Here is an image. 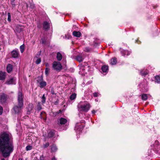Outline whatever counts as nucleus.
Here are the masks:
<instances>
[{
	"label": "nucleus",
	"mask_w": 160,
	"mask_h": 160,
	"mask_svg": "<svg viewBox=\"0 0 160 160\" xmlns=\"http://www.w3.org/2000/svg\"><path fill=\"white\" fill-rule=\"evenodd\" d=\"M72 34L74 36L77 38H79L82 36V34L80 32L75 30L73 32Z\"/></svg>",
	"instance_id": "obj_11"
},
{
	"label": "nucleus",
	"mask_w": 160,
	"mask_h": 160,
	"mask_svg": "<svg viewBox=\"0 0 160 160\" xmlns=\"http://www.w3.org/2000/svg\"><path fill=\"white\" fill-rule=\"evenodd\" d=\"M45 114V112L44 111H42L41 112V113L40 115V118L41 119H43L44 121L45 122L46 120V117H45V118L43 117V116H42V115L43 114Z\"/></svg>",
	"instance_id": "obj_24"
},
{
	"label": "nucleus",
	"mask_w": 160,
	"mask_h": 160,
	"mask_svg": "<svg viewBox=\"0 0 160 160\" xmlns=\"http://www.w3.org/2000/svg\"><path fill=\"white\" fill-rule=\"evenodd\" d=\"M1 160H5L4 158H2L1 159Z\"/></svg>",
	"instance_id": "obj_54"
},
{
	"label": "nucleus",
	"mask_w": 160,
	"mask_h": 160,
	"mask_svg": "<svg viewBox=\"0 0 160 160\" xmlns=\"http://www.w3.org/2000/svg\"><path fill=\"white\" fill-rule=\"evenodd\" d=\"M30 7L31 8H32V9L34 8L35 7L34 5L33 4H32V3H30Z\"/></svg>",
	"instance_id": "obj_45"
},
{
	"label": "nucleus",
	"mask_w": 160,
	"mask_h": 160,
	"mask_svg": "<svg viewBox=\"0 0 160 160\" xmlns=\"http://www.w3.org/2000/svg\"><path fill=\"white\" fill-rule=\"evenodd\" d=\"M46 98L45 97V94H43L42 98V104H44L46 102Z\"/></svg>",
	"instance_id": "obj_27"
},
{
	"label": "nucleus",
	"mask_w": 160,
	"mask_h": 160,
	"mask_svg": "<svg viewBox=\"0 0 160 160\" xmlns=\"http://www.w3.org/2000/svg\"><path fill=\"white\" fill-rule=\"evenodd\" d=\"M49 69L48 68H46L45 69V73L46 75H48L49 74Z\"/></svg>",
	"instance_id": "obj_33"
},
{
	"label": "nucleus",
	"mask_w": 160,
	"mask_h": 160,
	"mask_svg": "<svg viewBox=\"0 0 160 160\" xmlns=\"http://www.w3.org/2000/svg\"><path fill=\"white\" fill-rule=\"evenodd\" d=\"M155 79L157 82L159 83L160 82V76L158 75L156 76L155 77Z\"/></svg>",
	"instance_id": "obj_30"
},
{
	"label": "nucleus",
	"mask_w": 160,
	"mask_h": 160,
	"mask_svg": "<svg viewBox=\"0 0 160 160\" xmlns=\"http://www.w3.org/2000/svg\"><path fill=\"white\" fill-rule=\"evenodd\" d=\"M27 108V112L28 114H30L31 113L32 110L33 108V106L32 103L29 104Z\"/></svg>",
	"instance_id": "obj_10"
},
{
	"label": "nucleus",
	"mask_w": 160,
	"mask_h": 160,
	"mask_svg": "<svg viewBox=\"0 0 160 160\" xmlns=\"http://www.w3.org/2000/svg\"><path fill=\"white\" fill-rule=\"evenodd\" d=\"M11 56L12 58H18L19 56V52L16 50H13L11 52Z\"/></svg>",
	"instance_id": "obj_7"
},
{
	"label": "nucleus",
	"mask_w": 160,
	"mask_h": 160,
	"mask_svg": "<svg viewBox=\"0 0 160 160\" xmlns=\"http://www.w3.org/2000/svg\"><path fill=\"white\" fill-rule=\"evenodd\" d=\"M42 27V24L41 23L39 22L37 23V27L38 28H41Z\"/></svg>",
	"instance_id": "obj_37"
},
{
	"label": "nucleus",
	"mask_w": 160,
	"mask_h": 160,
	"mask_svg": "<svg viewBox=\"0 0 160 160\" xmlns=\"http://www.w3.org/2000/svg\"><path fill=\"white\" fill-rule=\"evenodd\" d=\"M14 78H12L7 80L5 83L8 84H14Z\"/></svg>",
	"instance_id": "obj_15"
},
{
	"label": "nucleus",
	"mask_w": 160,
	"mask_h": 160,
	"mask_svg": "<svg viewBox=\"0 0 160 160\" xmlns=\"http://www.w3.org/2000/svg\"><path fill=\"white\" fill-rule=\"evenodd\" d=\"M43 80V77L42 75L41 76H38L37 78V82L38 83H39L40 82H41Z\"/></svg>",
	"instance_id": "obj_22"
},
{
	"label": "nucleus",
	"mask_w": 160,
	"mask_h": 160,
	"mask_svg": "<svg viewBox=\"0 0 160 160\" xmlns=\"http://www.w3.org/2000/svg\"><path fill=\"white\" fill-rule=\"evenodd\" d=\"M42 44H45L46 42V40L44 38H41L40 40Z\"/></svg>",
	"instance_id": "obj_44"
},
{
	"label": "nucleus",
	"mask_w": 160,
	"mask_h": 160,
	"mask_svg": "<svg viewBox=\"0 0 160 160\" xmlns=\"http://www.w3.org/2000/svg\"><path fill=\"white\" fill-rule=\"evenodd\" d=\"M39 83L40 85L39 87L41 88H42L47 85V82L43 80L40 82Z\"/></svg>",
	"instance_id": "obj_17"
},
{
	"label": "nucleus",
	"mask_w": 160,
	"mask_h": 160,
	"mask_svg": "<svg viewBox=\"0 0 160 160\" xmlns=\"http://www.w3.org/2000/svg\"><path fill=\"white\" fill-rule=\"evenodd\" d=\"M52 115L54 117H56L57 115L59 114L58 112H52Z\"/></svg>",
	"instance_id": "obj_43"
},
{
	"label": "nucleus",
	"mask_w": 160,
	"mask_h": 160,
	"mask_svg": "<svg viewBox=\"0 0 160 160\" xmlns=\"http://www.w3.org/2000/svg\"><path fill=\"white\" fill-rule=\"evenodd\" d=\"M140 73L142 76H145L148 74V73L145 71L142 70L140 71Z\"/></svg>",
	"instance_id": "obj_28"
},
{
	"label": "nucleus",
	"mask_w": 160,
	"mask_h": 160,
	"mask_svg": "<svg viewBox=\"0 0 160 160\" xmlns=\"http://www.w3.org/2000/svg\"><path fill=\"white\" fill-rule=\"evenodd\" d=\"M14 149L10 135L6 132L0 133V152L3 158L9 157Z\"/></svg>",
	"instance_id": "obj_1"
},
{
	"label": "nucleus",
	"mask_w": 160,
	"mask_h": 160,
	"mask_svg": "<svg viewBox=\"0 0 160 160\" xmlns=\"http://www.w3.org/2000/svg\"><path fill=\"white\" fill-rule=\"evenodd\" d=\"M40 160H44V157L43 155H42L40 157Z\"/></svg>",
	"instance_id": "obj_48"
},
{
	"label": "nucleus",
	"mask_w": 160,
	"mask_h": 160,
	"mask_svg": "<svg viewBox=\"0 0 160 160\" xmlns=\"http://www.w3.org/2000/svg\"><path fill=\"white\" fill-rule=\"evenodd\" d=\"M85 50L87 52H89V49L88 48H85Z\"/></svg>",
	"instance_id": "obj_47"
},
{
	"label": "nucleus",
	"mask_w": 160,
	"mask_h": 160,
	"mask_svg": "<svg viewBox=\"0 0 160 160\" xmlns=\"http://www.w3.org/2000/svg\"><path fill=\"white\" fill-rule=\"evenodd\" d=\"M84 64H85V65H83L82 66V67H83V68L85 67V65L86 66L87 65V63L86 62H84Z\"/></svg>",
	"instance_id": "obj_49"
},
{
	"label": "nucleus",
	"mask_w": 160,
	"mask_h": 160,
	"mask_svg": "<svg viewBox=\"0 0 160 160\" xmlns=\"http://www.w3.org/2000/svg\"><path fill=\"white\" fill-rule=\"evenodd\" d=\"M48 66V63H47L46 64V66Z\"/></svg>",
	"instance_id": "obj_56"
},
{
	"label": "nucleus",
	"mask_w": 160,
	"mask_h": 160,
	"mask_svg": "<svg viewBox=\"0 0 160 160\" xmlns=\"http://www.w3.org/2000/svg\"><path fill=\"white\" fill-rule=\"evenodd\" d=\"M142 98L143 100H146L148 98L147 94L143 93L142 94Z\"/></svg>",
	"instance_id": "obj_25"
},
{
	"label": "nucleus",
	"mask_w": 160,
	"mask_h": 160,
	"mask_svg": "<svg viewBox=\"0 0 160 160\" xmlns=\"http://www.w3.org/2000/svg\"><path fill=\"white\" fill-rule=\"evenodd\" d=\"M76 94L75 93H73L70 97V99L71 100H72L74 99L76 97Z\"/></svg>",
	"instance_id": "obj_23"
},
{
	"label": "nucleus",
	"mask_w": 160,
	"mask_h": 160,
	"mask_svg": "<svg viewBox=\"0 0 160 160\" xmlns=\"http://www.w3.org/2000/svg\"><path fill=\"white\" fill-rule=\"evenodd\" d=\"M90 105L89 103H86L83 105H79L78 106V108L80 111L87 112L89 110Z\"/></svg>",
	"instance_id": "obj_3"
},
{
	"label": "nucleus",
	"mask_w": 160,
	"mask_h": 160,
	"mask_svg": "<svg viewBox=\"0 0 160 160\" xmlns=\"http://www.w3.org/2000/svg\"><path fill=\"white\" fill-rule=\"evenodd\" d=\"M155 142V143H156V144L157 145H159V142L158 141H156Z\"/></svg>",
	"instance_id": "obj_51"
},
{
	"label": "nucleus",
	"mask_w": 160,
	"mask_h": 160,
	"mask_svg": "<svg viewBox=\"0 0 160 160\" xmlns=\"http://www.w3.org/2000/svg\"><path fill=\"white\" fill-rule=\"evenodd\" d=\"M11 4L12 5V7L14 8L16 5V2L15 0L11 1Z\"/></svg>",
	"instance_id": "obj_26"
},
{
	"label": "nucleus",
	"mask_w": 160,
	"mask_h": 160,
	"mask_svg": "<svg viewBox=\"0 0 160 160\" xmlns=\"http://www.w3.org/2000/svg\"><path fill=\"white\" fill-rule=\"evenodd\" d=\"M67 122V120L64 118H61L57 120V123L58 125L60 126L65 124Z\"/></svg>",
	"instance_id": "obj_6"
},
{
	"label": "nucleus",
	"mask_w": 160,
	"mask_h": 160,
	"mask_svg": "<svg viewBox=\"0 0 160 160\" xmlns=\"http://www.w3.org/2000/svg\"><path fill=\"white\" fill-rule=\"evenodd\" d=\"M51 150L53 152H56L58 150V148L55 144H52L51 146Z\"/></svg>",
	"instance_id": "obj_21"
},
{
	"label": "nucleus",
	"mask_w": 160,
	"mask_h": 160,
	"mask_svg": "<svg viewBox=\"0 0 160 160\" xmlns=\"http://www.w3.org/2000/svg\"><path fill=\"white\" fill-rule=\"evenodd\" d=\"M42 109V107L40 105L39 103L38 105V107L37 108V110L38 111H39Z\"/></svg>",
	"instance_id": "obj_39"
},
{
	"label": "nucleus",
	"mask_w": 160,
	"mask_h": 160,
	"mask_svg": "<svg viewBox=\"0 0 160 160\" xmlns=\"http://www.w3.org/2000/svg\"><path fill=\"white\" fill-rule=\"evenodd\" d=\"M41 61V58H38L36 62V63L37 64H38L39 63H40Z\"/></svg>",
	"instance_id": "obj_36"
},
{
	"label": "nucleus",
	"mask_w": 160,
	"mask_h": 160,
	"mask_svg": "<svg viewBox=\"0 0 160 160\" xmlns=\"http://www.w3.org/2000/svg\"><path fill=\"white\" fill-rule=\"evenodd\" d=\"M6 76V73L2 71H0V80H3L5 79Z\"/></svg>",
	"instance_id": "obj_12"
},
{
	"label": "nucleus",
	"mask_w": 160,
	"mask_h": 160,
	"mask_svg": "<svg viewBox=\"0 0 160 160\" xmlns=\"http://www.w3.org/2000/svg\"><path fill=\"white\" fill-rule=\"evenodd\" d=\"M96 112V111L95 110H93L92 111V113L93 114H94Z\"/></svg>",
	"instance_id": "obj_52"
},
{
	"label": "nucleus",
	"mask_w": 160,
	"mask_h": 160,
	"mask_svg": "<svg viewBox=\"0 0 160 160\" xmlns=\"http://www.w3.org/2000/svg\"><path fill=\"white\" fill-rule=\"evenodd\" d=\"M20 48L21 52L22 53L23 52L24 49V44H23L22 45H21L20 47Z\"/></svg>",
	"instance_id": "obj_31"
},
{
	"label": "nucleus",
	"mask_w": 160,
	"mask_h": 160,
	"mask_svg": "<svg viewBox=\"0 0 160 160\" xmlns=\"http://www.w3.org/2000/svg\"><path fill=\"white\" fill-rule=\"evenodd\" d=\"M99 93L98 92H94L93 93V96L95 97H98V96Z\"/></svg>",
	"instance_id": "obj_41"
},
{
	"label": "nucleus",
	"mask_w": 160,
	"mask_h": 160,
	"mask_svg": "<svg viewBox=\"0 0 160 160\" xmlns=\"http://www.w3.org/2000/svg\"><path fill=\"white\" fill-rule=\"evenodd\" d=\"M32 148V147L30 145H28L26 147V150L27 151L30 150Z\"/></svg>",
	"instance_id": "obj_34"
},
{
	"label": "nucleus",
	"mask_w": 160,
	"mask_h": 160,
	"mask_svg": "<svg viewBox=\"0 0 160 160\" xmlns=\"http://www.w3.org/2000/svg\"><path fill=\"white\" fill-rule=\"evenodd\" d=\"M101 69L103 72H106L108 69V66L104 65L102 66Z\"/></svg>",
	"instance_id": "obj_16"
},
{
	"label": "nucleus",
	"mask_w": 160,
	"mask_h": 160,
	"mask_svg": "<svg viewBox=\"0 0 160 160\" xmlns=\"http://www.w3.org/2000/svg\"><path fill=\"white\" fill-rule=\"evenodd\" d=\"M57 100L56 101L53 102V103L56 105H57L58 104L59 100L58 98H57Z\"/></svg>",
	"instance_id": "obj_42"
},
{
	"label": "nucleus",
	"mask_w": 160,
	"mask_h": 160,
	"mask_svg": "<svg viewBox=\"0 0 160 160\" xmlns=\"http://www.w3.org/2000/svg\"><path fill=\"white\" fill-rule=\"evenodd\" d=\"M43 28L45 31H48L50 28L49 23L46 21H44L42 24Z\"/></svg>",
	"instance_id": "obj_8"
},
{
	"label": "nucleus",
	"mask_w": 160,
	"mask_h": 160,
	"mask_svg": "<svg viewBox=\"0 0 160 160\" xmlns=\"http://www.w3.org/2000/svg\"><path fill=\"white\" fill-rule=\"evenodd\" d=\"M52 67L55 70L59 71H60L62 68L60 62H53Z\"/></svg>",
	"instance_id": "obj_5"
},
{
	"label": "nucleus",
	"mask_w": 160,
	"mask_h": 160,
	"mask_svg": "<svg viewBox=\"0 0 160 160\" xmlns=\"http://www.w3.org/2000/svg\"><path fill=\"white\" fill-rule=\"evenodd\" d=\"M8 20L9 22H11V14L9 12H8Z\"/></svg>",
	"instance_id": "obj_35"
},
{
	"label": "nucleus",
	"mask_w": 160,
	"mask_h": 160,
	"mask_svg": "<svg viewBox=\"0 0 160 160\" xmlns=\"http://www.w3.org/2000/svg\"><path fill=\"white\" fill-rule=\"evenodd\" d=\"M65 38L68 39H70L72 38V36L69 34H67L65 35Z\"/></svg>",
	"instance_id": "obj_40"
},
{
	"label": "nucleus",
	"mask_w": 160,
	"mask_h": 160,
	"mask_svg": "<svg viewBox=\"0 0 160 160\" xmlns=\"http://www.w3.org/2000/svg\"><path fill=\"white\" fill-rule=\"evenodd\" d=\"M117 62L116 58L114 57L111 59L110 64L112 65H115Z\"/></svg>",
	"instance_id": "obj_19"
},
{
	"label": "nucleus",
	"mask_w": 160,
	"mask_h": 160,
	"mask_svg": "<svg viewBox=\"0 0 160 160\" xmlns=\"http://www.w3.org/2000/svg\"><path fill=\"white\" fill-rule=\"evenodd\" d=\"M12 65L10 64H8L7 66V71L8 73L10 72L12 70Z\"/></svg>",
	"instance_id": "obj_13"
},
{
	"label": "nucleus",
	"mask_w": 160,
	"mask_h": 160,
	"mask_svg": "<svg viewBox=\"0 0 160 160\" xmlns=\"http://www.w3.org/2000/svg\"><path fill=\"white\" fill-rule=\"evenodd\" d=\"M52 160H57L56 159L55 157H53L52 158Z\"/></svg>",
	"instance_id": "obj_53"
},
{
	"label": "nucleus",
	"mask_w": 160,
	"mask_h": 160,
	"mask_svg": "<svg viewBox=\"0 0 160 160\" xmlns=\"http://www.w3.org/2000/svg\"><path fill=\"white\" fill-rule=\"evenodd\" d=\"M18 160H22V158H19Z\"/></svg>",
	"instance_id": "obj_55"
},
{
	"label": "nucleus",
	"mask_w": 160,
	"mask_h": 160,
	"mask_svg": "<svg viewBox=\"0 0 160 160\" xmlns=\"http://www.w3.org/2000/svg\"><path fill=\"white\" fill-rule=\"evenodd\" d=\"M57 60L59 61H61L62 58V55L60 52H58L57 54Z\"/></svg>",
	"instance_id": "obj_20"
},
{
	"label": "nucleus",
	"mask_w": 160,
	"mask_h": 160,
	"mask_svg": "<svg viewBox=\"0 0 160 160\" xmlns=\"http://www.w3.org/2000/svg\"><path fill=\"white\" fill-rule=\"evenodd\" d=\"M120 52L122 56H125L126 55L127 56L129 55L131 52L128 50H125L123 49H122L120 48Z\"/></svg>",
	"instance_id": "obj_9"
},
{
	"label": "nucleus",
	"mask_w": 160,
	"mask_h": 160,
	"mask_svg": "<svg viewBox=\"0 0 160 160\" xmlns=\"http://www.w3.org/2000/svg\"><path fill=\"white\" fill-rule=\"evenodd\" d=\"M49 145V143L48 142H47L46 144L43 145V147L44 148L48 147Z\"/></svg>",
	"instance_id": "obj_38"
},
{
	"label": "nucleus",
	"mask_w": 160,
	"mask_h": 160,
	"mask_svg": "<svg viewBox=\"0 0 160 160\" xmlns=\"http://www.w3.org/2000/svg\"><path fill=\"white\" fill-rule=\"evenodd\" d=\"M55 133V131L54 130H52L50 131L48 134V137L49 138H52L54 135Z\"/></svg>",
	"instance_id": "obj_14"
},
{
	"label": "nucleus",
	"mask_w": 160,
	"mask_h": 160,
	"mask_svg": "<svg viewBox=\"0 0 160 160\" xmlns=\"http://www.w3.org/2000/svg\"><path fill=\"white\" fill-rule=\"evenodd\" d=\"M3 112V108L2 107L0 106V115L2 114Z\"/></svg>",
	"instance_id": "obj_46"
},
{
	"label": "nucleus",
	"mask_w": 160,
	"mask_h": 160,
	"mask_svg": "<svg viewBox=\"0 0 160 160\" xmlns=\"http://www.w3.org/2000/svg\"><path fill=\"white\" fill-rule=\"evenodd\" d=\"M22 96V92H18V104L15 105L12 108L13 112L15 114H20L23 108L24 104Z\"/></svg>",
	"instance_id": "obj_2"
},
{
	"label": "nucleus",
	"mask_w": 160,
	"mask_h": 160,
	"mask_svg": "<svg viewBox=\"0 0 160 160\" xmlns=\"http://www.w3.org/2000/svg\"><path fill=\"white\" fill-rule=\"evenodd\" d=\"M83 59L82 56L81 55H78L76 58V59L80 62L82 61Z\"/></svg>",
	"instance_id": "obj_18"
},
{
	"label": "nucleus",
	"mask_w": 160,
	"mask_h": 160,
	"mask_svg": "<svg viewBox=\"0 0 160 160\" xmlns=\"http://www.w3.org/2000/svg\"><path fill=\"white\" fill-rule=\"evenodd\" d=\"M84 126L83 125L81 124L78 125H77L76 127V128H80V130H81V129H83V128H84Z\"/></svg>",
	"instance_id": "obj_29"
},
{
	"label": "nucleus",
	"mask_w": 160,
	"mask_h": 160,
	"mask_svg": "<svg viewBox=\"0 0 160 160\" xmlns=\"http://www.w3.org/2000/svg\"><path fill=\"white\" fill-rule=\"evenodd\" d=\"M8 98V95L4 93H1L0 95V103L4 105L7 102Z\"/></svg>",
	"instance_id": "obj_4"
},
{
	"label": "nucleus",
	"mask_w": 160,
	"mask_h": 160,
	"mask_svg": "<svg viewBox=\"0 0 160 160\" xmlns=\"http://www.w3.org/2000/svg\"><path fill=\"white\" fill-rule=\"evenodd\" d=\"M50 88L51 90V92L52 94L53 95H56V93L54 92V88L53 87H50Z\"/></svg>",
	"instance_id": "obj_32"
},
{
	"label": "nucleus",
	"mask_w": 160,
	"mask_h": 160,
	"mask_svg": "<svg viewBox=\"0 0 160 160\" xmlns=\"http://www.w3.org/2000/svg\"><path fill=\"white\" fill-rule=\"evenodd\" d=\"M59 114L61 113L62 112V110H59L58 111H57Z\"/></svg>",
	"instance_id": "obj_50"
}]
</instances>
